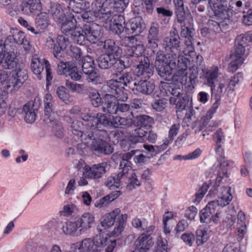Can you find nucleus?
<instances>
[{"label":"nucleus","mask_w":252,"mask_h":252,"mask_svg":"<svg viewBox=\"0 0 252 252\" xmlns=\"http://www.w3.org/2000/svg\"><path fill=\"white\" fill-rule=\"evenodd\" d=\"M226 174V172H223L222 173V175L221 176V173L219 172L218 176L216 179L215 183L212 185L209 193L211 195H217L218 198L219 199V195L223 194H225L224 190H228V194H230L231 196L233 197L231 193V188L229 187H220V184L221 182L223 176H225Z\"/></svg>","instance_id":"obj_25"},{"label":"nucleus","mask_w":252,"mask_h":252,"mask_svg":"<svg viewBox=\"0 0 252 252\" xmlns=\"http://www.w3.org/2000/svg\"><path fill=\"white\" fill-rule=\"evenodd\" d=\"M219 68L217 66H213L207 70L205 74L207 84L211 88L214 85L215 81L218 76Z\"/></svg>","instance_id":"obj_48"},{"label":"nucleus","mask_w":252,"mask_h":252,"mask_svg":"<svg viewBox=\"0 0 252 252\" xmlns=\"http://www.w3.org/2000/svg\"><path fill=\"white\" fill-rule=\"evenodd\" d=\"M129 66L128 63H126L123 59H116L114 57V61L113 62L112 66L118 72L117 73H120L123 69L128 67Z\"/></svg>","instance_id":"obj_55"},{"label":"nucleus","mask_w":252,"mask_h":252,"mask_svg":"<svg viewBox=\"0 0 252 252\" xmlns=\"http://www.w3.org/2000/svg\"><path fill=\"white\" fill-rule=\"evenodd\" d=\"M225 194L221 193L219 195V200L213 201L207 204L199 213L200 220L202 223H208L212 221V215L215 213L216 208L218 206L222 207L229 204L232 199V196L228 194V190L224 191Z\"/></svg>","instance_id":"obj_4"},{"label":"nucleus","mask_w":252,"mask_h":252,"mask_svg":"<svg viewBox=\"0 0 252 252\" xmlns=\"http://www.w3.org/2000/svg\"><path fill=\"white\" fill-rule=\"evenodd\" d=\"M146 221L145 220H141L137 218L132 219V225L138 231H144L146 228Z\"/></svg>","instance_id":"obj_64"},{"label":"nucleus","mask_w":252,"mask_h":252,"mask_svg":"<svg viewBox=\"0 0 252 252\" xmlns=\"http://www.w3.org/2000/svg\"><path fill=\"white\" fill-rule=\"evenodd\" d=\"M87 127L88 128L85 131L81 133L78 137L80 138V140L83 144L88 147H91L92 143L96 138L94 135H96L97 130L88 126Z\"/></svg>","instance_id":"obj_33"},{"label":"nucleus","mask_w":252,"mask_h":252,"mask_svg":"<svg viewBox=\"0 0 252 252\" xmlns=\"http://www.w3.org/2000/svg\"><path fill=\"white\" fill-rule=\"evenodd\" d=\"M123 175L122 171L115 176L108 177L105 182V185L109 189L112 188H119L122 187Z\"/></svg>","instance_id":"obj_44"},{"label":"nucleus","mask_w":252,"mask_h":252,"mask_svg":"<svg viewBox=\"0 0 252 252\" xmlns=\"http://www.w3.org/2000/svg\"><path fill=\"white\" fill-rule=\"evenodd\" d=\"M208 14L215 15L223 20H229L232 15L230 9L224 4L207 7Z\"/></svg>","instance_id":"obj_20"},{"label":"nucleus","mask_w":252,"mask_h":252,"mask_svg":"<svg viewBox=\"0 0 252 252\" xmlns=\"http://www.w3.org/2000/svg\"><path fill=\"white\" fill-rule=\"evenodd\" d=\"M112 1V0H111L112 5L109 14L105 15V13H102V15L99 18L102 22H106L113 15H115L114 11L120 13L124 11L127 7L129 0H113V2Z\"/></svg>","instance_id":"obj_18"},{"label":"nucleus","mask_w":252,"mask_h":252,"mask_svg":"<svg viewBox=\"0 0 252 252\" xmlns=\"http://www.w3.org/2000/svg\"><path fill=\"white\" fill-rule=\"evenodd\" d=\"M139 152V150H131L128 152L125 153L121 155V160L120 163L119 167L122 171L130 170L131 168V162L130 159Z\"/></svg>","instance_id":"obj_32"},{"label":"nucleus","mask_w":252,"mask_h":252,"mask_svg":"<svg viewBox=\"0 0 252 252\" xmlns=\"http://www.w3.org/2000/svg\"><path fill=\"white\" fill-rule=\"evenodd\" d=\"M122 214L119 208H116L105 214L101 221L100 225L97 226L98 230L101 232L111 227L117 220V218L121 217Z\"/></svg>","instance_id":"obj_10"},{"label":"nucleus","mask_w":252,"mask_h":252,"mask_svg":"<svg viewBox=\"0 0 252 252\" xmlns=\"http://www.w3.org/2000/svg\"><path fill=\"white\" fill-rule=\"evenodd\" d=\"M103 48L108 52L107 54H111L113 56H119L122 53V49L111 39H107L104 41Z\"/></svg>","instance_id":"obj_42"},{"label":"nucleus","mask_w":252,"mask_h":252,"mask_svg":"<svg viewBox=\"0 0 252 252\" xmlns=\"http://www.w3.org/2000/svg\"><path fill=\"white\" fill-rule=\"evenodd\" d=\"M11 34H13L14 42L23 45L26 50H28L29 46V42L25 38V35L23 32L17 29H12L10 32Z\"/></svg>","instance_id":"obj_43"},{"label":"nucleus","mask_w":252,"mask_h":252,"mask_svg":"<svg viewBox=\"0 0 252 252\" xmlns=\"http://www.w3.org/2000/svg\"><path fill=\"white\" fill-rule=\"evenodd\" d=\"M136 41L135 36H125V42L122 44H125L128 47L126 55L135 58L136 61L139 62V64L137 65L135 69L136 75L137 76L144 75L146 78H149L153 75L152 64H150L149 58L143 55L145 50L143 45L139 43L131 45L134 44Z\"/></svg>","instance_id":"obj_2"},{"label":"nucleus","mask_w":252,"mask_h":252,"mask_svg":"<svg viewBox=\"0 0 252 252\" xmlns=\"http://www.w3.org/2000/svg\"><path fill=\"white\" fill-rule=\"evenodd\" d=\"M126 219L127 215L123 214L121 217L117 218V220L114 223L113 229L109 232V235L110 237H116L121 234L124 231Z\"/></svg>","instance_id":"obj_31"},{"label":"nucleus","mask_w":252,"mask_h":252,"mask_svg":"<svg viewBox=\"0 0 252 252\" xmlns=\"http://www.w3.org/2000/svg\"><path fill=\"white\" fill-rule=\"evenodd\" d=\"M47 63L49 62L43 58H39L37 56H34L32 58L31 63V68L33 73L36 75L39 80L42 77V73L44 67L46 68Z\"/></svg>","instance_id":"obj_23"},{"label":"nucleus","mask_w":252,"mask_h":252,"mask_svg":"<svg viewBox=\"0 0 252 252\" xmlns=\"http://www.w3.org/2000/svg\"><path fill=\"white\" fill-rule=\"evenodd\" d=\"M213 138L216 143V152L219 154H221L223 151L221 148L222 144L225 141V135L222 130L221 128L218 129L213 134Z\"/></svg>","instance_id":"obj_46"},{"label":"nucleus","mask_w":252,"mask_h":252,"mask_svg":"<svg viewBox=\"0 0 252 252\" xmlns=\"http://www.w3.org/2000/svg\"><path fill=\"white\" fill-rule=\"evenodd\" d=\"M41 8L39 0H23L21 5L22 12L28 15L37 13Z\"/></svg>","instance_id":"obj_21"},{"label":"nucleus","mask_w":252,"mask_h":252,"mask_svg":"<svg viewBox=\"0 0 252 252\" xmlns=\"http://www.w3.org/2000/svg\"><path fill=\"white\" fill-rule=\"evenodd\" d=\"M114 56L111 54H103L97 59V62L98 67L102 69H106L113 65Z\"/></svg>","instance_id":"obj_39"},{"label":"nucleus","mask_w":252,"mask_h":252,"mask_svg":"<svg viewBox=\"0 0 252 252\" xmlns=\"http://www.w3.org/2000/svg\"><path fill=\"white\" fill-rule=\"evenodd\" d=\"M102 28L95 23L86 25L84 26V33L86 40L94 44L99 41L101 36Z\"/></svg>","instance_id":"obj_11"},{"label":"nucleus","mask_w":252,"mask_h":252,"mask_svg":"<svg viewBox=\"0 0 252 252\" xmlns=\"http://www.w3.org/2000/svg\"><path fill=\"white\" fill-rule=\"evenodd\" d=\"M36 24L37 27L44 30L46 29L49 24L48 15L45 12H41L38 14L36 18Z\"/></svg>","instance_id":"obj_50"},{"label":"nucleus","mask_w":252,"mask_h":252,"mask_svg":"<svg viewBox=\"0 0 252 252\" xmlns=\"http://www.w3.org/2000/svg\"><path fill=\"white\" fill-rule=\"evenodd\" d=\"M80 229V233L84 232L90 229L94 223V215L89 212L83 214L77 220Z\"/></svg>","instance_id":"obj_27"},{"label":"nucleus","mask_w":252,"mask_h":252,"mask_svg":"<svg viewBox=\"0 0 252 252\" xmlns=\"http://www.w3.org/2000/svg\"><path fill=\"white\" fill-rule=\"evenodd\" d=\"M196 243L197 245H201L206 242L208 238L206 231L202 229H197L196 232Z\"/></svg>","instance_id":"obj_61"},{"label":"nucleus","mask_w":252,"mask_h":252,"mask_svg":"<svg viewBox=\"0 0 252 252\" xmlns=\"http://www.w3.org/2000/svg\"><path fill=\"white\" fill-rule=\"evenodd\" d=\"M178 64L177 66V75L180 77H185L188 74V66L189 60L184 56L177 55Z\"/></svg>","instance_id":"obj_35"},{"label":"nucleus","mask_w":252,"mask_h":252,"mask_svg":"<svg viewBox=\"0 0 252 252\" xmlns=\"http://www.w3.org/2000/svg\"><path fill=\"white\" fill-rule=\"evenodd\" d=\"M244 55L238 54L234 52L230 55L231 61L228 66V70L230 72L233 73L236 71L239 67L243 63L244 61Z\"/></svg>","instance_id":"obj_37"},{"label":"nucleus","mask_w":252,"mask_h":252,"mask_svg":"<svg viewBox=\"0 0 252 252\" xmlns=\"http://www.w3.org/2000/svg\"><path fill=\"white\" fill-rule=\"evenodd\" d=\"M113 78L116 79L110 80L107 82V85L105 87H112V88L122 86H128L129 88H132L131 85V82L132 81V77L130 73L125 72L123 73H115L113 74Z\"/></svg>","instance_id":"obj_7"},{"label":"nucleus","mask_w":252,"mask_h":252,"mask_svg":"<svg viewBox=\"0 0 252 252\" xmlns=\"http://www.w3.org/2000/svg\"><path fill=\"white\" fill-rule=\"evenodd\" d=\"M180 128L179 124H176L173 125L169 131V134L167 138L164 141V144H166V147L169 143L173 140V137L177 135Z\"/></svg>","instance_id":"obj_56"},{"label":"nucleus","mask_w":252,"mask_h":252,"mask_svg":"<svg viewBox=\"0 0 252 252\" xmlns=\"http://www.w3.org/2000/svg\"><path fill=\"white\" fill-rule=\"evenodd\" d=\"M167 241L166 239L158 237L157 242V248L154 252H167Z\"/></svg>","instance_id":"obj_62"},{"label":"nucleus","mask_w":252,"mask_h":252,"mask_svg":"<svg viewBox=\"0 0 252 252\" xmlns=\"http://www.w3.org/2000/svg\"><path fill=\"white\" fill-rule=\"evenodd\" d=\"M192 36L191 38H185L184 44L186 49L183 51V54L186 56L192 57L194 55V48L192 43Z\"/></svg>","instance_id":"obj_54"},{"label":"nucleus","mask_w":252,"mask_h":252,"mask_svg":"<svg viewBox=\"0 0 252 252\" xmlns=\"http://www.w3.org/2000/svg\"><path fill=\"white\" fill-rule=\"evenodd\" d=\"M144 126H140L132 131L129 138V141L134 144L143 142L148 134Z\"/></svg>","instance_id":"obj_36"},{"label":"nucleus","mask_w":252,"mask_h":252,"mask_svg":"<svg viewBox=\"0 0 252 252\" xmlns=\"http://www.w3.org/2000/svg\"><path fill=\"white\" fill-rule=\"evenodd\" d=\"M0 42V89L1 93L18 90L28 78L27 71L17 62L16 54L4 49Z\"/></svg>","instance_id":"obj_1"},{"label":"nucleus","mask_w":252,"mask_h":252,"mask_svg":"<svg viewBox=\"0 0 252 252\" xmlns=\"http://www.w3.org/2000/svg\"><path fill=\"white\" fill-rule=\"evenodd\" d=\"M37 111V108L35 107L33 101H30L24 105L22 114L24 116L25 120L27 123L34 122Z\"/></svg>","instance_id":"obj_26"},{"label":"nucleus","mask_w":252,"mask_h":252,"mask_svg":"<svg viewBox=\"0 0 252 252\" xmlns=\"http://www.w3.org/2000/svg\"><path fill=\"white\" fill-rule=\"evenodd\" d=\"M83 120L87 126L97 130V132L103 126L112 127V119L104 114H97L95 117L85 116Z\"/></svg>","instance_id":"obj_5"},{"label":"nucleus","mask_w":252,"mask_h":252,"mask_svg":"<svg viewBox=\"0 0 252 252\" xmlns=\"http://www.w3.org/2000/svg\"><path fill=\"white\" fill-rule=\"evenodd\" d=\"M107 90L112 93V94H116L115 96L117 99L119 100L125 101L128 98V95L127 94V91L125 89V87L120 86L119 87L112 88L107 87Z\"/></svg>","instance_id":"obj_47"},{"label":"nucleus","mask_w":252,"mask_h":252,"mask_svg":"<svg viewBox=\"0 0 252 252\" xmlns=\"http://www.w3.org/2000/svg\"><path fill=\"white\" fill-rule=\"evenodd\" d=\"M68 18H66L65 21H60L62 22L61 30L65 34H70L74 30L76 27V20L74 19V16L71 13L67 15Z\"/></svg>","instance_id":"obj_34"},{"label":"nucleus","mask_w":252,"mask_h":252,"mask_svg":"<svg viewBox=\"0 0 252 252\" xmlns=\"http://www.w3.org/2000/svg\"><path fill=\"white\" fill-rule=\"evenodd\" d=\"M56 47L55 48V57L60 60L61 51L65 49L69 44V40L64 36L60 35L57 39Z\"/></svg>","instance_id":"obj_38"},{"label":"nucleus","mask_w":252,"mask_h":252,"mask_svg":"<svg viewBox=\"0 0 252 252\" xmlns=\"http://www.w3.org/2000/svg\"><path fill=\"white\" fill-rule=\"evenodd\" d=\"M154 242L150 236L145 233L140 235L135 242V245L138 252H147L153 246Z\"/></svg>","instance_id":"obj_22"},{"label":"nucleus","mask_w":252,"mask_h":252,"mask_svg":"<svg viewBox=\"0 0 252 252\" xmlns=\"http://www.w3.org/2000/svg\"><path fill=\"white\" fill-rule=\"evenodd\" d=\"M192 19H190L189 22L184 23L181 26V35L184 38H191L193 29L192 23Z\"/></svg>","instance_id":"obj_51"},{"label":"nucleus","mask_w":252,"mask_h":252,"mask_svg":"<svg viewBox=\"0 0 252 252\" xmlns=\"http://www.w3.org/2000/svg\"><path fill=\"white\" fill-rule=\"evenodd\" d=\"M69 252H99L94 246V242L92 238H85L81 241L72 244Z\"/></svg>","instance_id":"obj_8"},{"label":"nucleus","mask_w":252,"mask_h":252,"mask_svg":"<svg viewBox=\"0 0 252 252\" xmlns=\"http://www.w3.org/2000/svg\"><path fill=\"white\" fill-rule=\"evenodd\" d=\"M180 37L178 34V32L176 30H174L170 33V36L165 37L163 38L162 41V46L166 51H169L171 53L168 54H173L175 57V54L178 53L180 50Z\"/></svg>","instance_id":"obj_6"},{"label":"nucleus","mask_w":252,"mask_h":252,"mask_svg":"<svg viewBox=\"0 0 252 252\" xmlns=\"http://www.w3.org/2000/svg\"><path fill=\"white\" fill-rule=\"evenodd\" d=\"M72 39L75 43L80 45L85 44V39L86 37L84 33V28L77 27L74 29V30L70 34Z\"/></svg>","instance_id":"obj_45"},{"label":"nucleus","mask_w":252,"mask_h":252,"mask_svg":"<svg viewBox=\"0 0 252 252\" xmlns=\"http://www.w3.org/2000/svg\"><path fill=\"white\" fill-rule=\"evenodd\" d=\"M93 153L96 155H109L113 151V147L107 142L99 138H96L90 147Z\"/></svg>","instance_id":"obj_13"},{"label":"nucleus","mask_w":252,"mask_h":252,"mask_svg":"<svg viewBox=\"0 0 252 252\" xmlns=\"http://www.w3.org/2000/svg\"><path fill=\"white\" fill-rule=\"evenodd\" d=\"M132 119L118 116L113 117L112 119V127L125 128L131 126Z\"/></svg>","instance_id":"obj_40"},{"label":"nucleus","mask_w":252,"mask_h":252,"mask_svg":"<svg viewBox=\"0 0 252 252\" xmlns=\"http://www.w3.org/2000/svg\"><path fill=\"white\" fill-rule=\"evenodd\" d=\"M167 104V100L165 98H161L154 100L152 106L154 109L161 112L166 107Z\"/></svg>","instance_id":"obj_60"},{"label":"nucleus","mask_w":252,"mask_h":252,"mask_svg":"<svg viewBox=\"0 0 252 252\" xmlns=\"http://www.w3.org/2000/svg\"><path fill=\"white\" fill-rule=\"evenodd\" d=\"M169 102L171 104L175 105L178 111L181 112L184 110L186 107L187 100L183 96L170 98Z\"/></svg>","instance_id":"obj_53"},{"label":"nucleus","mask_w":252,"mask_h":252,"mask_svg":"<svg viewBox=\"0 0 252 252\" xmlns=\"http://www.w3.org/2000/svg\"><path fill=\"white\" fill-rule=\"evenodd\" d=\"M165 54L162 51L157 52L155 66L158 74L165 80H168L172 74V69L176 66L177 55L175 54Z\"/></svg>","instance_id":"obj_3"},{"label":"nucleus","mask_w":252,"mask_h":252,"mask_svg":"<svg viewBox=\"0 0 252 252\" xmlns=\"http://www.w3.org/2000/svg\"><path fill=\"white\" fill-rule=\"evenodd\" d=\"M211 90L212 98L218 99H220L223 94H226L228 95L233 92V88L230 87L227 80L220 81L216 89L214 85L211 88Z\"/></svg>","instance_id":"obj_17"},{"label":"nucleus","mask_w":252,"mask_h":252,"mask_svg":"<svg viewBox=\"0 0 252 252\" xmlns=\"http://www.w3.org/2000/svg\"><path fill=\"white\" fill-rule=\"evenodd\" d=\"M82 70L84 73L88 72V70L94 69V61L90 56H85L82 61Z\"/></svg>","instance_id":"obj_58"},{"label":"nucleus","mask_w":252,"mask_h":252,"mask_svg":"<svg viewBox=\"0 0 252 252\" xmlns=\"http://www.w3.org/2000/svg\"><path fill=\"white\" fill-rule=\"evenodd\" d=\"M118 102L116 97L113 94H105L102 96V111L111 114H117Z\"/></svg>","instance_id":"obj_16"},{"label":"nucleus","mask_w":252,"mask_h":252,"mask_svg":"<svg viewBox=\"0 0 252 252\" xmlns=\"http://www.w3.org/2000/svg\"><path fill=\"white\" fill-rule=\"evenodd\" d=\"M245 214L242 211H239L238 214V221L237 223V229H238L237 238L239 240H241L246 232V225L245 223Z\"/></svg>","instance_id":"obj_41"},{"label":"nucleus","mask_w":252,"mask_h":252,"mask_svg":"<svg viewBox=\"0 0 252 252\" xmlns=\"http://www.w3.org/2000/svg\"><path fill=\"white\" fill-rule=\"evenodd\" d=\"M142 19L140 17L131 18L125 24L126 34L128 35L135 32L136 34L142 31Z\"/></svg>","instance_id":"obj_29"},{"label":"nucleus","mask_w":252,"mask_h":252,"mask_svg":"<svg viewBox=\"0 0 252 252\" xmlns=\"http://www.w3.org/2000/svg\"><path fill=\"white\" fill-rule=\"evenodd\" d=\"M112 17L114 21L110 25V31L112 33L120 36V37H123L125 41V36H127V34H126L124 17L118 14L113 15Z\"/></svg>","instance_id":"obj_14"},{"label":"nucleus","mask_w":252,"mask_h":252,"mask_svg":"<svg viewBox=\"0 0 252 252\" xmlns=\"http://www.w3.org/2000/svg\"><path fill=\"white\" fill-rule=\"evenodd\" d=\"M107 164L102 162L94 164L92 166H86L85 167L86 176L93 179H98L106 172V168Z\"/></svg>","instance_id":"obj_19"},{"label":"nucleus","mask_w":252,"mask_h":252,"mask_svg":"<svg viewBox=\"0 0 252 252\" xmlns=\"http://www.w3.org/2000/svg\"><path fill=\"white\" fill-rule=\"evenodd\" d=\"M142 76L144 80L135 81L133 83L134 87L132 88V90L144 94H151L155 88L154 82L152 81H147V79H148V78H146L144 75H140L139 76Z\"/></svg>","instance_id":"obj_15"},{"label":"nucleus","mask_w":252,"mask_h":252,"mask_svg":"<svg viewBox=\"0 0 252 252\" xmlns=\"http://www.w3.org/2000/svg\"><path fill=\"white\" fill-rule=\"evenodd\" d=\"M50 12L55 19L59 21H63V11L61 5L59 4L54 3L51 7Z\"/></svg>","instance_id":"obj_52"},{"label":"nucleus","mask_w":252,"mask_h":252,"mask_svg":"<svg viewBox=\"0 0 252 252\" xmlns=\"http://www.w3.org/2000/svg\"><path fill=\"white\" fill-rule=\"evenodd\" d=\"M43 103L45 115L50 121L58 120L59 115L55 112L56 103L54 97L50 94H46L44 97Z\"/></svg>","instance_id":"obj_9"},{"label":"nucleus","mask_w":252,"mask_h":252,"mask_svg":"<svg viewBox=\"0 0 252 252\" xmlns=\"http://www.w3.org/2000/svg\"><path fill=\"white\" fill-rule=\"evenodd\" d=\"M83 125V123L81 121H73L70 126L72 133L78 137L83 132L81 129Z\"/></svg>","instance_id":"obj_63"},{"label":"nucleus","mask_w":252,"mask_h":252,"mask_svg":"<svg viewBox=\"0 0 252 252\" xmlns=\"http://www.w3.org/2000/svg\"><path fill=\"white\" fill-rule=\"evenodd\" d=\"M111 0H105L102 3L96 2L94 3V7H93L94 16L99 19L102 15V13H105V15L109 14L111 10Z\"/></svg>","instance_id":"obj_30"},{"label":"nucleus","mask_w":252,"mask_h":252,"mask_svg":"<svg viewBox=\"0 0 252 252\" xmlns=\"http://www.w3.org/2000/svg\"><path fill=\"white\" fill-rule=\"evenodd\" d=\"M159 29L158 24L153 23L149 30V33L147 36V47L151 48L152 50L158 48V42L159 40L158 35Z\"/></svg>","instance_id":"obj_24"},{"label":"nucleus","mask_w":252,"mask_h":252,"mask_svg":"<svg viewBox=\"0 0 252 252\" xmlns=\"http://www.w3.org/2000/svg\"><path fill=\"white\" fill-rule=\"evenodd\" d=\"M251 41V37L248 34H241L237 36L235 41V51L238 54L244 55L245 47Z\"/></svg>","instance_id":"obj_28"},{"label":"nucleus","mask_w":252,"mask_h":252,"mask_svg":"<svg viewBox=\"0 0 252 252\" xmlns=\"http://www.w3.org/2000/svg\"><path fill=\"white\" fill-rule=\"evenodd\" d=\"M93 240L95 248L104 247L109 243L108 238L101 233L96 235Z\"/></svg>","instance_id":"obj_57"},{"label":"nucleus","mask_w":252,"mask_h":252,"mask_svg":"<svg viewBox=\"0 0 252 252\" xmlns=\"http://www.w3.org/2000/svg\"><path fill=\"white\" fill-rule=\"evenodd\" d=\"M80 228L77 220L68 221L63 226V231L66 235L75 236L77 230Z\"/></svg>","instance_id":"obj_49"},{"label":"nucleus","mask_w":252,"mask_h":252,"mask_svg":"<svg viewBox=\"0 0 252 252\" xmlns=\"http://www.w3.org/2000/svg\"><path fill=\"white\" fill-rule=\"evenodd\" d=\"M56 94L65 103L69 102V94L64 87L60 86L58 87L56 90Z\"/></svg>","instance_id":"obj_59"},{"label":"nucleus","mask_w":252,"mask_h":252,"mask_svg":"<svg viewBox=\"0 0 252 252\" xmlns=\"http://www.w3.org/2000/svg\"><path fill=\"white\" fill-rule=\"evenodd\" d=\"M122 187L126 186V189L131 190L140 186V182L132 169L122 171Z\"/></svg>","instance_id":"obj_12"}]
</instances>
